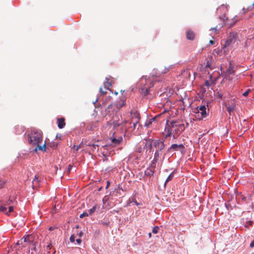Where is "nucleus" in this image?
Instances as JSON below:
<instances>
[{
  "label": "nucleus",
  "instance_id": "nucleus-1",
  "mask_svg": "<svg viewBox=\"0 0 254 254\" xmlns=\"http://www.w3.org/2000/svg\"><path fill=\"white\" fill-rule=\"evenodd\" d=\"M42 132L41 130L38 129H33L28 135V142L32 145H36L37 147L35 150L46 151V143L45 142L42 145H40V143L42 141Z\"/></svg>",
  "mask_w": 254,
  "mask_h": 254
},
{
  "label": "nucleus",
  "instance_id": "nucleus-2",
  "mask_svg": "<svg viewBox=\"0 0 254 254\" xmlns=\"http://www.w3.org/2000/svg\"><path fill=\"white\" fill-rule=\"evenodd\" d=\"M145 146L146 147L148 146V148H150V152L152 151L153 147L155 148V153L154 154L153 162L151 165V168L154 167L156 162L162 155V151L164 150L165 145L163 141H161L160 139H154L152 140L150 143H147Z\"/></svg>",
  "mask_w": 254,
  "mask_h": 254
},
{
  "label": "nucleus",
  "instance_id": "nucleus-3",
  "mask_svg": "<svg viewBox=\"0 0 254 254\" xmlns=\"http://www.w3.org/2000/svg\"><path fill=\"white\" fill-rule=\"evenodd\" d=\"M219 21L222 22L221 24H219L218 25H217L214 28H211L210 30L214 31V34H217L218 32V29H220L224 25H228L229 27L233 26L237 21V20L235 18V17H233L231 18V21L228 18V17H218Z\"/></svg>",
  "mask_w": 254,
  "mask_h": 254
},
{
  "label": "nucleus",
  "instance_id": "nucleus-4",
  "mask_svg": "<svg viewBox=\"0 0 254 254\" xmlns=\"http://www.w3.org/2000/svg\"><path fill=\"white\" fill-rule=\"evenodd\" d=\"M126 105V101L123 100L120 101L117 103H112L109 105L108 108V112L110 113L111 111L116 113L119 110Z\"/></svg>",
  "mask_w": 254,
  "mask_h": 254
},
{
  "label": "nucleus",
  "instance_id": "nucleus-5",
  "mask_svg": "<svg viewBox=\"0 0 254 254\" xmlns=\"http://www.w3.org/2000/svg\"><path fill=\"white\" fill-rule=\"evenodd\" d=\"M195 113V117L199 120H201L204 118H205L208 113L206 112V108L205 106L202 105L200 107H197L194 111Z\"/></svg>",
  "mask_w": 254,
  "mask_h": 254
},
{
  "label": "nucleus",
  "instance_id": "nucleus-6",
  "mask_svg": "<svg viewBox=\"0 0 254 254\" xmlns=\"http://www.w3.org/2000/svg\"><path fill=\"white\" fill-rule=\"evenodd\" d=\"M17 202L10 198L8 199H2L0 200V211L5 212L6 211V205H15Z\"/></svg>",
  "mask_w": 254,
  "mask_h": 254
},
{
  "label": "nucleus",
  "instance_id": "nucleus-7",
  "mask_svg": "<svg viewBox=\"0 0 254 254\" xmlns=\"http://www.w3.org/2000/svg\"><path fill=\"white\" fill-rule=\"evenodd\" d=\"M156 80L154 79L153 77H152V79H148L147 80V83H149L150 84L148 86L144 85L142 87H141L140 89L141 93L144 96H146L147 94H148L149 92L150 88L151 86H153L154 82H156Z\"/></svg>",
  "mask_w": 254,
  "mask_h": 254
},
{
  "label": "nucleus",
  "instance_id": "nucleus-8",
  "mask_svg": "<svg viewBox=\"0 0 254 254\" xmlns=\"http://www.w3.org/2000/svg\"><path fill=\"white\" fill-rule=\"evenodd\" d=\"M237 40V33L233 32L230 33L228 40L226 41V46L234 43Z\"/></svg>",
  "mask_w": 254,
  "mask_h": 254
},
{
  "label": "nucleus",
  "instance_id": "nucleus-9",
  "mask_svg": "<svg viewBox=\"0 0 254 254\" xmlns=\"http://www.w3.org/2000/svg\"><path fill=\"white\" fill-rule=\"evenodd\" d=\"M185 149V147L183 144H173L169 148L168 151H180L181 152H184Z\"/></svg>",
  "mask_w": 254,
  "mask_h": 254
},
{
  "label": "nucleus",
  "instance_id": "nucleus-10",
  "mask_svg": "<svg viewBox=\"0 0 254 254\" xmlns=\"http://www.w3.org/2000/svg\"><path fill=\"white\" fill-rule=\"evenodd\" d=\"M226 107L229 113L230 116L232 115V113L235 110V104L234 103H229L226 105Z\"/></svg>",
  "mask_w": 254,
  "mask_h": 254
},
{
  "label": "nucleus",
  "instance_id": "nucleus-11",
  "mask_svg": "<svg viewBox=\"0 0 254 254\" xmlns=\"http://www.w3.org/2000/svg\"><path fill=\"white\" fill-rule=\"evenodd\" d=\"M186 35L187 38L189 40H192L194 39L195 34L191 30H188Z\"/></svg>",
  "mask_w": 254,
  "mask_h": 254
},
{
  "label": "nucleus",
  "instance_id": "nucleus-12",
  "mask_svg": "<svg viewBox=\"0 0 254 254\" xmlns=\"http://www.w3.org/2000/svg\"><path fill=\"white\" fill-rule=\"evenodd\" d=\"M139 116L137 113H134L132 117L131 123L138 124L139 122Z\"/></svg>",
  "mask_w": 254,
  "mask_h": 254
},
{
  "label": "nucleus",
  "instance_id": "nucleus-13",
  "mask_svg": "<svg viewBox=\"0 0 254 254\" xmlns=\"http://www.w3.org/2000/svg\"><path fill=\"white\" fill-rule=\"evenodd\" d=\"M58 125L60 128H63L65 126L64 120V118L58 119Z\"/></svg>",
  "mask_w": 254,
  "mask_h": 254
},
{
  "label": "nucleus",
  "instance_id": "nucleus-14",
  "mask_svg": "<svg viewBox=\"0 0 254 254\" xmlns=\"http://www.w3.org/2000/svg\"><path fill=\"white\" fill-rule=\"evenodd\" d=\"M154 171L150 168H148L145 172V174L146 176H153Z\"/></svg>",
  "mask_w": 254,
  "mask_h": 254
},
{
  "label": "nucleus",
  "instance_id": "nucleus-15",
  "mask_svg": "<svg viewBox=\"0 0 254 254\" xmlns=\"http://www.w3.org/2000/svg\"><path fill=\"white\" fill-rule=\"evenodd\" d=\"M106 81L104 82V88L106 89H109V87L111 86V83L110 82L108 81V79L106 78Z\"/></svg>",
  "mask_w": 254,
  "mask_h": 254
},
{
  "label": "nucleus",
  "instance_id": "nucleus-16",
  "mask_svg": "<svg viewBox=\"0 0 254 254\" xmlns=\"http://www.w3.org/2000/svg\"><path fill=\"white\" fill-rule=\"evenodd\" d=\"M174 177V173H172L168 177L167 179H166V181L165 183V186H166V184L172 180L173 178Z\"/></svg>",
  "mask_w": 254,
  "mask_h": 254
},
{
  "label": "nucleus",
  "instance_id": "nucleus-17",
  "mask_svg": "<svg viewBox=\"0 0 254 254\" xmlns=\"http://www.w3.org/2000/svg\"><path fill=\"white\" fill-rule=\"evenodd\" d=\"M234 70L233 68V67L230 65L229 68L227 70L226 73L228 74H231L234 73Z\"/></svg>",
  "mask_w": 254,
  "mask_h": 254
},
{
  "label": "nucleus",
  "instance_id": "nucleus-18",
  "mask_svg": "<svg viewBox=\"0 0 254 254\" xmlns=\"http://www.w3.org/2000/svg\"><path fill=\"white\" fill-rule=\"evenodd\" d=\"M98 148H99V146L97 144H93L91 145V149L93 151L98 150Z\"/></svg>",
  "mask_w": 254,
  "mask_h": 254
},
{
  "label": "nucleus",
  "instance_id": "nucleus-19",
  "mask_svg": "<svg viewBox=\"0 0 254 254\" xmlns=\"http://www.w3.org/2000/svg\"><path fill=\"white\" fill-rule=\"evenodd\" d=\"M96 209V206H94L92 208H91L89 210H88L89 214H92V213H93L95 211Z\"/></svg>",
  "mask_w": 254,
  "mask_h": 254
},
{
  "label": "nucleus",
  "instance_id": "nucleus-20",
  "mask_svg": "<svg viewBox=\"0 0 254 254\" xmlns=\"http://www.w3.org/2000/svg\"><path fill=\"white\" fill-rule=\"evenodd\" d=\"M14 205H12L11 206H9V207H8V209H9L8 211V212H6V211H5V213L6 214L8 215L9 213L13 211Z\"/></svg>",
  "mask_w": 254,
  "mask_h": 254
},
{
  "label": "nucleus",
  "instance_id": "nucleus-21",
  "mask_svg": "<svg viewBox=\"0 0 254 254\" xmlns=\"http://www.w3.org/2000/svg\"><path fill=\"white\" fill-rule=\"evenodd\" d=\"M154 120L155 118L151 119L148 123H145V126H146V127H148L149 125L151 124Z\"/></svg>",
  "mask_w": 254,
  "mask_h": 254
},
{
  "label": "nucleus",
  "instance_id": "nucleus-22",
  "mask_svg": "<svg viewBox=\"0 0 254 254\" xmlns=\"http://www.w3.org/2000/svg\"><path fill=\"white\" fill-rule=\"evenodd\" d=\"M159 228L158 226L154 227L152 229V232L154 234H157L158 232Z\"/></svg>",
  "mask_w": 254,
  "mask_h": 254
},
{
  "label": "nucleus",
  "instance_id": "nucleus-23",
  "mask_svg": "<svg viewBox=\"0 0 254 254\" xmlns=\"http://www.w3.org/2000/svg\"><path fill=\"white\" fill-rule=\"evenodd\" d=\"M88 215V213L87 212H83V213L81 214L79 216V217L80 218H83L85 216H87Z\"/></svg>",
  "mask_w": 254,
  "mask_h": 254
},
{
  "label": "nucleus",
  "instance_id": "nucleus-24",
  "mask_svg": "<svg viewBox=\"0 0 254 254\" xmlns=\"http://www.w3.org/2000/svg\"><path fill=\"white\" fill-rule=\"evenodd\" d=\"M69 240L71 243H73L75 241V237L74 235H72L70 236Z\"/></svg>",
  "mask_w": 254,
  "mask_h": 254
},
{
  "label": "nucleus",
  "instance_id": "nucleus-25",
  "mask_svg": "<svg viewBox=\"0 0 254 254\" xmlns=\"http://www.w3.org/2000/svg\"><path fill=\"white\" fill-rule=\"evenodd\" d=\"M112 141L113 143H116V144H118L120 142V140H118V139H117L116 138H113L112 139Z\"/></svg>",
  "mask_w": 254,
  "mask_h": 254
},
{
  "label": "nucleus",
  "instance_id": "nucleus-26",
  "mask_svg": "<svg viewBox=\"0 0 254 254\" xmlns=\"http://www.w3.org/2000/svg\"><path fill=\"white\" fill-rule=\"evenodd\" d=\"M250 91V89L247 90L246 92L243 93V95L245 97L247 96Z\"/></svg>",
  "mask_w": 254,
  "mask_h": 254
},
{
  "label": "nucleus",
  "instance_id": "nucleus-27",
  "mask_svg": "<svg viewBox=\"0 0 254 254\" xmlns=\"http://www.w3.org/2000/svg\"><path fill=\"white\" fill-rule=\"evenodd\" d=\"M172 134V131L170 130H168L167 133L166 135V137H169Z\"/></svg>",
  "mask_w": 254,
  "mask_h": 254
},
{
  "label": "nucleus",
  "instance_id": "nucleus-28",
  "mask_svg": "<svg viewBox=\"0 0 254 254\" xmlns=\"http://www.w3.org/2000/svg\"><path fill=\"white\" fill-rule=\"evenodd\" d=\"M206 67H209V68H212V66H211V65L210 64V63H209V61H207L206 64Z\"/></svg>",
  "mask_w": 254,
  "mask_h": 254
},
{
  "label": "nucleus",
  "instance_id": "nucleus-29",
  "mask_svg": "<svg viewBox=\"0 0 254 254\" xmlns=\"http://www.w3.org/2000/svg\"><path fill=\"white\" fill-rule=\"evenodd\" d=\"M83 234H84L83 232H82V231H81V232H80L77 234V235L78 236V237H82V236H83Z\"/></svg>",
  "mask_w": 254,
  "mask_h": 254
},
{
  "label": "nucleus",
  "instance_id": "nucleus-30",
  "mask_svg": "<svg viewBox=\"0 0 254 254\" xmlns=\"http://www.w3.org/2000/svg\"><path fill=\"white\" fill-rule=\"evenodd\" d=\"M100 91L101 93L102 94H105L106 93V92L103 91V89L102 88H100Z\"/></svg>",
  "mask_w": 254,
  "mask_h": 254
},
{
  "label": "nucleus",
  "instance_id": "nucleus-31",
  "mask_svg": "<svg viewBox=\"0 0 254 254\" xmlns=\"http://www.w3.org/2000/svg\"><path fill=\"white\" fill-rule=\"evenodd\" d=\"M205 85L207 86H210V82L208 81V80H206L205 82Z\"/></svg>",
  "mask_w": 254,
  "mask_h": 254
},
{
  "label": "nucleus",
  "instance_id": "nucleus-32",
  "mask_svg": "<svg viewBox=\"0 0 254 254\" xmlns=\"http://www.w3.org/2000/svg\"><path fill=\"white\" fill-rule=\"evenodd\" d=\"M76 242L78 245H80L81 243V240L80 239H77L76 240Z\"/></svg>",
  "mask_w": 254,
  "mask_h": 254
},
{
  "label": "nucleus",
  "instance_id": "nucleus-33",
  "mask_svg": "<svg viewBox=\"0 0 254 254\" xmlns=\"http://www.w3.org/2000/svg\"><path fill=\"white\" fill-rule=\"evenodd\" d=\"M131 123L132 124V127H133V129H134L135 128V127H136V126H137V125L138 124H135L134 123Z\"/></svg>",
  "mask_w": 254,
  "mask_h": 254
},
{
  "label": "nucleus",
  "instance_id": "nucleus-34",
  "mask_svg": "<svg viewBox=\"0 0 254 254\" xmlns=\"http://www.w3.org/2000/svg\"><path fill=\"white\" fill-rule=\"evenodd\" d=\"M250 247L251 248L254 247V240L251 242V243L250 244Z\"/></svg>",
  "mask_w": 254,
  "mask_h": 254
},
{
  "label": "nucleus",
  "instance_id": "nucleus-35",
  "mask_svg": "<svg viewBox=\"0 0 254 254\" xmlns=\"http://www.w3.org/2000/svg\"><path fill=\"white\" fill-rule=\"evenodd\" d=\"M28 238V236L24 237L22 239H23L24 241L25 242L27 241Z\"/></svg>",
  "mask_w": 254,
  "mask_h": 254
},
{
  "label": "nucleus",
  "instance_id": "nucleus-36",
  "mask_svg": "<svg viewBox=\"0 0 254 254\" xmlns=\"http://www.w3.org/2000/svg\"><path fill=\"white\" fill-rule=\"evenodd\" d=\"M170 68V67H168L167 68H166V69H165V71H163V72H164V73H166L168 71H169V70Z\"/></svg>",
  "mask_w": 254,
  "mask_h": 254
},
{
  "label": "nucleus",
  "instance_id": "nucleus-37",
  "mask_svg": "<svg viewBox=\"0 0 254 254\" xmlns=\"http://www.w3.org/2000/svg\"><path fill=\"white\" fill-rule=\"evenodd\" d=\"M209 43H210V44H211V45H213V44L214 43V41H212V40H210V41H209Z\"/></svg>",
  "mask_w": 254,
  "mask_h": 254
},
{
  "label": "nucleus",
  "instance_id": "nucleus-38",
  "mask_svg": "<svg viewBox=\"0 0 254 254\" xmlns=\"http://www.w3.org/2000/svg\"><path fill=\"white\" fill-rule=\"evenodd\" d=\"M54 229H55V228H54V227H50V228H49V230H50V231H53V230H54Z\"/></svg>",
  "mask_w": 254,
  "mask_h": 254
},
{
  "label": "nucleus",
  "instance_id": "nucleus-39",
  "mask_svg": "<svg viewBox=\"0 0 254 254\" xmlns=\"http://www.w3.org/2000/svg\"><path fill=\"white\" fill-rule=\"evenodd\" d=\"M80 147V145H78L76 147L75 150L76 151H78L79 150V148Z\"/></svg>",
  "mask_w": 254,
  "mask_h": 254
},
{
  "label": "nucleus",
  "instance_id": "nucleus-40",
  "mask_svg": "<svg viewBox=\"0 0 254 254\" xmlns=\"http://www.w3.org/2000/svg\"><path fill=\"white\" fill-rule=\"evenodd\" d=\"M110 183L109 181H107V187H106V188H107L109 185H110Z\"/></svg>",
  "mask_w": 254,
  "mask_h": 254
},
{
  "label": "nucleus",
  "instance_id": "nucleus-41",
  "mask_svg": "<svg viewBox=\"0 0 254 254\" xmlns=\"http://www.w3.org/2000/svg\"><path fill=\"white\" fill-rule=\"evenodd\" d=\"M71 167H72V166H71L70 165H69L68 166V170H69V171L70 170V169L71 168Z\"/></svg>",
  "mask_w": 254,
  "mask_h": 254
},
{
  "label": "nucleus",
  "instance_id": "nucleus-42",
  "mask_svg": "<svg viewBox=\"0 0 254 254\" xmlns=\"http://www.w3.org/2000/svg\"><path fill=\"white\" fill-rule=\"evenodd\" d=\"M98 101V99H97L95 101L93 102L94 104H95V103Z\"/></svg>",
  "mask_w": 254,
  "mask_h": 254
},
{
  "label": "nucleus",
  "instance_id": "nucleus-43",
  "mask_svg": "<svg viewBox=\"0 0 254 254\" xmlns=\"http://www.w3.org/2000/svg\"><path fill=\"white\" fill-rule=\"evenodd\" d=\"M151 236V234L150 233H149V237L150 238Z\"/></svg>",
  "mask_w": 254,
  "mask_h": 254
},
{
  "label": "nucleus",
  "instance_id": "nucleus-44",
  "mask_svg": "<svg viewBox=\"0 0 254 254\" xmlns=\"http://www.w3.org/2000/svg\"><path fill=\"white\" fill-rule=\"evenodd\" d=\"M76 228H79L78 225H77V226H76Z\"/></svg>",
  "mask_w": 254,
  "mask_h": 254
},
{
  "label": "nucleus",
  "instance_id": "nucleus-45",
  "mask_svg": "<svg viewBox=\"0 0 254 254\" xmlns=\"http://www.w3.org/2000/svg\"><path fill=\"white\" fill-rule=\"evenodd\" d=\"M253 6L254 7V2H253V4H252Z\"/></svg>",
  "mask_w": 254,
  "mask_h": 254
}]
</instances>
